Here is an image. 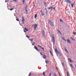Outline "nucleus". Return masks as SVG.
Masks as SVG:
<instances>
[{
    "label": "nucleus",
    "mask_w": 76,
    "mask_h": 76,
    "mask_svg": "<svg viewBox=\"0 0 76 76\" xmlns=\"http://www.w3.org/2000/svg\"><path fill=\"white\" fill-rule=\"evenodd\" d=\"M32 27H34V29L35 30L37 28V26H38V25L37 24H34L33 25H32Z\"/></svg>",
    "instance_id": "1"
},
{
    "label": "nucleus",
    "mask_w": 76,
    "mask_h": 76,
    "mask_svg": "<svg viewBox=\"0 0 76 76\" xmlns=\"http://www.w3.org/2000/svg\"><path fill=\"white\" fill-rule=\"evenodd\" d=\"M49 23L52 26H54V24L53 22L51 21V20H49Z\"/></svg>",
    "instance_id": "2"
},
{
    "label": "nucleus",
    "mask_w": 76,
    "mask_h": 76,
    "mask_svg": "<svg viewBox=\"0 0 76 76\" xmlns=\"http://www.w3.org/2000/svg\"><path fill=\"white\" fill-rule=\"evenodd\" d=\"M52 37L53 40V44H55V38H54V35H53Z\"/></svg>",
    "instance_id": "3"
},
{
    "label": "nucleus",
    "mask_w": 76,
    "mask_h": 76,
    "mask_svg": "<svg viewBox=\"0 0 76 76\" xmlns=\"http://www.w3.org/2000/svg\"><path fill=\"white\" fill-rule=\"evenodd\" d=\"M48 9L49 10H53H53H55V7H50L48 8Z\"/></svg>",
    "instance_id": "4"
},
{
    "label": "nucleus",
    "mask_w": 76,
    "mask_h": 76,
    "mask_svg": "<svg viewBox=\"0 0 76 76\" xmlns=\"http://www.w3.org/2000/svg\"><path fill=\"white\" fill-rule=\"evenodd\" d=\"M22 23L23 24H24L25 23V18L23 17H22Z\"/></svg>",
    "instance_id": "5"
},
{
    "label": "nucleus",
    "mask_w": 76,
    "mask_h": 76,
    "mask_svg": "<svg viewBox=\"0 0 76 76\" xmlns=\"http://www.w3.org/2000/svg\"><path fill=\"white\" fill-rule=\"evenodd\" d=\"M55 52L56 53H57V54H59V53H58V50H57V49L55 48Z\"/></svg>",
    "instance_id": "6"
},
{
    "label": "nucleus",
    "mask_w": 76,
    "mask_h": 76,
    "mask_svg": "<svg viewBox=\"0 0 76 76\" xmlns=\"http://www.w3.org/2000/svg\"><path fill=\"white\" fill-rule=\"evenodd\" d=\"M65 1H66V2H67L69 4L71 3V1L69 0H65Z\"/></svg>",
    "instance_id": "7"
},
{
    "label": "nucleus",
    "mask_w": 76,
    "mask_h": 76,
    "mask_svg": "<svg viewBox=\"0 0 76 76\" xmlns=\"http://www.w3.org/2000/svg\"><path fill=\"white\" fill-rule=\"evenodd\" d=\"M34 49H35L37 51H38V48H37V46H34Z\"/></svg>",
    "instance_id": "8"
},
{
    "label": "nucleus",
    "mask_w": 76,
    "mask_h": 76,
    "mask_svg": "<svg viewBox=\"0 0 76 76\" xmlns=\"http://www.w3.org/2000/svg\"><path fill=\"white\" fill-rule=\"evenodd\" d=\"M64 48L65 51H66V53H69V51H68V50H67V49H66V48L65 47H64Z\"/></svg>",
    "instance_id": "9"
},
{
    "label": "nucleus",
    "mask_w": 76,
    "mask_h": 76,
    "mask_svg": "<svg viewBox=\"0 0 76 76\" xmlns=\"http://www.w3.org/2000/svg\"><path fill=\"white\" fill-rule=\"evenodd\" d=\"M43 58H44L45 59V58H47V57H46L45 55H43Z\"/></svg>",
    "instance_id": "10"
},
{
    "label": "nucleus",
    "mask_w": 76,
    "mask_h": 76,
    "mask_svg": "<svg viewBox=\"0 0 76 76\" xmlns=\"http://www.w3.org/2000/svg\"><path fill=\"white\" fill-rule=\"evenodd\" d=\"M67 42H69V44H71V42L70 41V40L69 39H68Z\"/></svg>",
    "instance_id": "11"
},
{
    "label": "nucleus",
    "mask_w": 76,
    "mask_h": 76,
    "mask_svg": "<svg viewBox=\"0 0 76 76\" xmlns=\"http://www.w3.org/2000/svg\"><path fill=\"white\" fill-rule=\"evenodd\" d=\"M24 30L26 31H29V30L28 29V28H25Z\"/></svg>",
    "instance_id": "12"
},
{
    "label": "nucleus",
    "mask_w": 76,
    "mask_h": 76,
    "mask_svg": "<svg viewBox=\"0 0 76 76\" xmlns=\"http://www.w3.org/2000/svg\"><path fill=\"white\" fill-rule=\"evenodd\" d=\"M62 39H63V40H64V41H66V39H64V37H62Z\"/></svg>",
    "instance_id": "13"
},
{
    "label": "nucleus",
    "mask_w": 76,
    "mask_h": 76,
    "mask_svg": "<svg viewBox=\"0 0 76 76\" xmlns=\"http://www.w3.org/2000/svg\"><path fill=\"white\" fill-rule=\"evenodd\" d=\"M45 62L46 64H47V63H49V61H48L47 60H46Z\"/></svg>",
    "instance_id": "14"
},
{
    "label": "nucleus",
    "mask_w": 76,
    "mask_h": 76,
    "mask_svg": "<svg viewBox=\"0 0 76 76\" xmlns=\"http://www.w3.org/2000/svg\"><path fill=\"white\" fill-rule=\"evenodd\" d=\"M41 14L42 16H44V13L43 12H42Z\"/></svg>",
    "instance_id": "15"
},
{
    "label": "nucleus",
    "mask_w": 76,
    "mask_h": 76,
    "mask_svg": "<svg viewBox=\"0 0 76 76\" xmlns=\"http://www.w3.org/2000/svg\"><path fill=\"white\" fill-rule=\"evenodd\" d=\"M42 34L43 35H44V30L42 31Z\"/></svg>",
    "instance_id": "16"
},
{
    "label": "nucleus",
    "mask_w": 76,
    "mask_h": 76,
    "mask_svg": "<svg viewBox=\"0 0 76 76\" xmlns=\"http://www.w3.org/2000/svg\"><path fill=\"white\" fill-rule=\"evenodd\" d=\"M37 14H36L35 15L34 18H37Z\"/></svg>",
    "instance_id": "17"
},
{
    "label": "nucleus",
    "mask_w": 76,
    "mask_h": 76,
    "mask_svg": "<svg viewBox=\"0 0 76 76\" xmlns=\"http://www.w3.org/2000/svg\"><path fill=\"white\" fill-rule=\"evenodd\" d=\"M23 0V3L24 4H25V0Z\"/></svg>",
    "instance_id": "18"
},
{
    "label": "nucleus",
    "mask_w": 76,
    "mask_h": 76,
    "mask_svg": "<svg viewBox=\"0 0 76 76\" xmlns=\"http://www.w3.org/2000/svg\"><path fill=\"white\" fill-rule=\"evenodd\" d=\"M67 76H69V72H67Z\"/></svg>",
    "instance_id": "19"
},
{
    "label": "nucleus",
    "mask_w": 76,
    "mask_h": 76,
    "mask_svg": "<svg viewBox=\"0 0 76 76\" xmlns=\"http://www.w3.org/2000/svg\"><path fill=\"white\" fill-rule=\"evenodd\" d=\"M62 64L63 66L64 67V63L63 62H62Z\"/></svg>",
    "instance_id": "20"
},
{
    "label": "nucleus",
    "mask_w": 76,
    "mask_h": 76,
    "mask_svg": "<svg viewBox=\"0 0 76 76\" xmlns=\"http://www.w3.org/2000/svg\"><path fill=\"white\" fill-rule=\"evenodd\" d=\"M58 32L59 33V34H61V32L60 31L58 30Z\"/></svg>",
    "instance_id": "21"
},
{
    "label": "nucleus",
    "mask_w": 76,
    "mask_h": 76,
    "mask_svg": "<svg viewBox=\"0 0 76 76\" xmlns=\"http://www.w3.org/2000/svg\"><path fill=\"white\" fill-rule=\"evenodd\" d=\"M14 9L13 8H12L11 9H10V11H12V10H14Z\"/></svg>",
    "instance_id": "22"
},
{
    "label": "nucleus",
    "mask_w": 76,
    "mask_h": 76,
    "mask_svg": "<svg viewBox=\"0 0 76 76\" xmlns=\"http://www.w3.org/2000/svg\"><path fill=\"white\" fill-rule=\"evenodd\" d=\"M73 34H74V35H76V33H75V32H74L73 33Z\"/></svg>",
    "instance_id": "23"
},
{
    "label": "nucleus",
    "mask_w": 76,
    "mask_h": 76,
    "mask_svg": "<svg viewBox=\"0 0 76 76\" xmlns=\"http://www.w3.org/2000/svg\"><path fill=\"white\" fill-rule=\"evenodd\" d=\"M43 75H44V76H45V72H43Z\"/></svg>",
    "instance_id": "24"
},
{
    "label": "nucleus",
    "mask_w": 76,
    "mask_h": 76,
    "mask_svg": "<svg viewBox=\"0 0 76 76\" xmlns=\"http://www.w3.org/2000/svg\"><path fill=\"white\" fill-rule=\"evenodd\" d=\"M38 46L39 47V48H42V47H41V46H40L39 45H38Z\"/></svg>",
    "instance_id": "25"
},
{
    "label": "nucleus",
    "mask_w": 76,
    "mask_h": 76,
    "mask_svg": "<svg viewBox=\"0 0 76 76\" xmlns=\"http://www.w3.org/2000/svg\"><path fill=\"white\" fill-rule=\"evenodd\" d=\"M35 44V42H33V44H32V45H34Z\"/></svg>",
    "instance_id": "26"
},
{
    "label": "nucleus",
    "mask_w": 76,
    "mask_h": 76,
    "mask_svg": "<svg viewBox=\"0 0 76 76\" xmlns=\"http://www.w3.org/2000/svg\"><path fill=\"white\" fill-rule=\"evenodd\" d=\"M71 39H72L73 41H75V39L73 38H71Z\"/></svg>",
    "instance_id": "27"
},
{
    "label": "nucleus",
    "mask_w": 76,
    "mask_h": 76,
    "mask_svg": "<svg viewBox=\"0 0 76 76\" xmlns=\"http://www.w3.org/2000/svg\"><path fill=\"white\" fill-rule=\"evenodd\" d=\"M54 76H57V75H56V73H54Z\"/></svg>",
    "instance_id": "28"
},
{
    "label": "nucleus",
    "mask_w": 76,
    "mask_h": 76,
    "mask_svg": "<svg viewBox=\"0 0 76 76\" xmlns=\"http://www.w3.org/2000/svg\"><path fill=\"white\" fill-rule=\"evenodd\" d=\"M26 37H27V38H29V36H28L27 35L26 36Z\"/></svg>",
    "instance_id": "29"
},
{
    "label": "nucleus",
    "mask_w": 76,
    "mask_h": 76,
    "mask_svg": "<svg viewBox=\"0 0 76 76\" xmlns=\"http://www.w3.org/2000/svg\"><path fill=\"white\" fill-rule=\"evenodd\" d=\"M71 6L72 7H73V4H72L71 5Z\"/></svg>",
    "instance_id": "30"
},
{
    "label": "nucleus",
    "mask_w": 76,
    "mask_h": 76,
    "mask_svg": "<svg viewBox=\"0 0 76 76\" xmlns=\"http://www.w3.org/2000/svg\"><path fill=\"white\" fill-rule=\"evenodd\" d=\"M16 20L17 21H19V19H18V18H17L16 19Z\"/></svg>",
    "instance_id": "31"
},
{
    "label": "nucleus",
    "mask_w": 76,
    "mask_h": 76,
    "mask_svg": "<svg viewBox=\"0 0 76 76\" xmlns=\"http://www.w3.org/2000/svg\"><path fill=\"white\" fill-rule=\"evenodd\" d=\"M51 74H52L51 72H50V74L49 75V76H51Z\"/></svg>",
    "instance_id": "32"
},
{
    "label": "nucleus",
    "mask_w": 76,
    "mask_h": 76,
    "mask_svg": "<svg viewBox=\"0 0 76 76\" xmlns=\"http://www.w3.org/2000/svg\"><path fill=\"white\" fill-rule=\"evenodd\" d=\"M45 6H46L47 5V3H46V2L45 3Z\"/></svg>",
    "instance_id": "33"
},
{
    "label": "nucleus",
    "mask_w": 76,
    "mask_h": 76,
    "mask_svg": "<svg viewBox=\"0 0 76 76\" xmlns=\"http://www.w3.org/2000/svg\"><path fill=\"white\" fill-rule=\"evenodd\" d=\"M25 9H27V5L26 6Z\"/></svg>",
    "instance_id": "34"
},
{
    "label": "nucleus",
    "mask_w": 76,
    "mask_h": 76,
    "mask_svg": "<svg viewBox=\"0 0 76 76\" xmlns=\"http://www.w3.org/2000/svg\"><path fill=\"white\" fill-rule=\"evenodd\" d=\"M14 1H15V2H16V1H17V0H13Z\"/></svg>",
    "instance_id": "35"
},
{
    "label": "nucleus",
    "mask_w": 76,
    "mask_h": 76,
    "mask_svg": "<svg viewBox=\"0 0 76 76\" xmlns=\"http://www.w3.org/2000/svg\"><path fill=\"white\" fill-rule=\"evenodd\" d=\"M50 54H52V53H51V51L50 50Z\"/></svg>",
    "instance_id": "36"
},
{
    "label": "nucleus",
    "mask_w": 76,
    "mask_h": 76,
    "mask_svg": "<svg viewBox=\"0 0 76 76\" xmlns=\"http://www.w3.org/2000/svg\"><path fill=\"white\" fill-rule=\"evenodd\" d=\"M42 49V50H44V48H42H42H41Z\"/></svg>",
    "instance_id": "37"
},
{
    "label": "nucleus",
    "mask_w": 76,
    "mask_h": 76,
    "mask_svg": "<svg viewBox=\"0 0 76 76\" xmlns=\"http://www.w3.org/2000/svg\"><path fill=\"white\" fill-rule=\"evenodd\" d=\"M60 20L61 22H63V21L61 20Z\"/></svg>",
    "instance_id": "38"
},
{
    "label": "nucleus",
    "mask_w": 76,
    "mask_h": 76,
    "mask_svg": "<svg viewBox=\"0 0 76 76\" xmlns=\"http://www.w3.org/2000/svg\"><path fill=\"white\" fill-rule=\"evenodd\" d=\"M8 1H9L8 0V1H5V3H7V2H8Z\"/></svg>",
    "instance_id": "39"
},
{
    "label": "nucleus",
    "mask_w": 76,
    "mask_h": 76,
    "mask_svg": "<svg viewBox=\"0 0 76 76\" xmlns=\"http://www.w3.org/2000/svg\"><path fill=\"white\" fill-rule=\"evenodd\" d=\"M25 10L26 12H28V10H27V9H26Z\"/></svg>",
    "instance_id": "40"
},
{
    "label": "nucleus",
    "mask_w": 76,
    "mask_h": 76,
    "mask_svg": "<svg viewBox=\"0 0 76 76\" xmlns=\"http://www.w3.org/2000/svg\"><path fill=\"white\" fill-rule=\"evenodd\" d=\"M30 41H33V39H30Z\"/></svg>",
    "instance_id": "41"
},
{
    "label": "nucleus",
    "mask_w": 76,
    "mask_h": 76,
    "mask_svg": "<svg viewBox=\"0 0 76 76\" xmlns=\"http://www.w3.org/2000/svg\"><path fill=\"white\" fill-rule=\"evenodd\" d=\"M59 73V74L60 76H61V74H60V73Z\"/></svg>",
    "instance_id": "42"
},
{
    "label": "nucleus",
    "mask_w": 76,
    "mask_h": 76,
    "mask_svg": "<svg viewBox=\"0 0 76 76\" xmlns=\"http://www.w3.org/2000/svg\"><path fill=\"white\" fill-rule=\"evenodd\" d=\"M71 67H73V66L72 65V64H71Z\"/></svg>",
    "instance_id": "43"
},
{
    "label": "nucleus",
    "mask_w": 76,
    "mask_h": 76,
    "mask_svg": "<svg viewBox=\"0 0 76 76\" xmlns=\"http://www.w3.org/2000/svg\"><path fill=\"white\" fill-rule=\"evenodd\" d=\"M69 61H70V60H71V59L70 58H69Z\"/></svg>",
    "instance_id": "44"
},
{
    "label": "nucleus",
    "mask_w": 76,
    "mask_h": 76,
    "mask_svg": "<svg viewBox=\"0 0 76 76\" xmlns=\"http://www.w3.org/2000/svg\"><path fill=\"white\" fill-rule=\"evenodd\" d=\"M24 32H26V31H25V30H24Z\"/></svg>",
    "instance_id": "45"
},
{
    "label": "nucleus",
    "mask_w": 76,
    "mask_h": 76,
    "mask_svg": "<svg viewBox=\"0 0 76 76\" xmlns=\"http://www.w3.org/2000/svg\"><path fill=\"white\" fill-rule=\"evenodd\" d=\"M40 54H41V56L42 55V53H41V52L40 53Z\"/></svg>",
    "instance_id": "46"
},
{
    "label": "nucleus",
    "mask_w": 76,
    "mask_h": 76,
    "mask_svg": "<svg viewBox=\"0 0 76 76\" xmlns=\"http://www.w3.org/2000/svg\"><path fill=\"white\" fill-rule=\"evenodd\" d=\"M72 60H70V61H69L70 62H72Z\"/></svg>",
    "instance_id": "47"
},
{
    "label": "nucleus",
    "mask_w": 76,
    "mask_h": 76,
    "mask_svg": "<svg viewBox=\"0 0 76 76\" xmlns=\"http://www.w3.org/2000/svg\"><path fill=\"white\" fill-rule=\"evenodd\" d=\"M51 55L52 56H53V54H51Z\"/></svg>",
    "instance_id": "48"
},
{
    "label": "nucleus",
    "mask_w": 76,
    "mask_h": 76,
    "mask_svg": "<svg viewBox=\"0 0 76 76\" xmlns=\"http://www.w3.org/2000/svg\"><path fill=\"white\" fill-rule=\"evenodd\" d=\"M75 4V2H74V4Z\"/></svg>",
    "instance_id": "49"
},
{
    "label": "nucleus",
    "mask_w": 76,
    "mask_h": 76,
    "mask_svg": "<svg viewBox=\"0 0 76 76\" xmlns=\"http://www.w3.org/2000/svg\"><path fill=\"white\" fill-rule=\"evenodd\" d=\"M46 14H47V12H46Z\"/></svg>",
    "instance_id": "50"
},
{
    "label": "nucleus",
    "mask_w": 76,
    "mask_h": 76,
    "mask_svg": "<svg viewBox=\"0 0 76 76\" xmlns=\"http://www.w3.org/2000/svg\"><path fill=\"white\" fill-rule=\"evenodd\" d=\"M45 10H46V11H47V9H46V8H45Z\"/></svg>",
    "instance_id": "51"
},
{
    "label": "nucleus",
    "mask_w": 76,
    "mask_h": 76,
    "mask_svg": "<svg viewBox=\"0 0 76 76\" xmlns=\"http://www.w3.org/2000/svg\"><path fill=\"white\" fill-rule=\"evenodd\" d=\"M26 14H28V12L26 13Z\"/></svg>",
    "instance_id": "52"
},
{
    "label": "nucleus",
    "mask_w": 76,
    "mask_h": 76,
    "mask_svg": "<svg viewBox=\"0 0 76 76\" xmlns=\"http://www.w3.org/2000/svg\"><path fill=\"white\" fill-rule=\"evenodd\" d=\"M38 50V51H40V50Z\"/></svg>",
    "instance_id": "53"
},
{
    "label": "nucleus",
    "mask_w": 76,
    "mask_h": 76,
    "mask_svg": "<svg viewBox=\"0 0 76 76\" xmlns=\"http://www.w3.org/2000/svg\"><path fill=\"white\" fill-rule=\"evenodd\" d=\"M57 70H58V69H57Z\"/></svg>",
    "instance_id": "54"
},
{
    "label": "nucleus",
    "mask_w": 76,
    "mask_h": 76,
    "mask_svg": "<svg viewBox=\"0 0 76 76\" xmlns=\"http://www.w3.org/2000/svg\"><path fill=\"white\" fill-rule=\"evenodd\" d=\"M15 12H16V11H15Z\"/></svg>",
    "instance_id": "55"
},
{
    "label": "nucleus",
    "mask_w": 76,
    "mask_h": 76,
    "mask_svg": "<svg viewBox=\"0 0 76 76\" xmlns=\"http://www.w3.org/2000/svg\"><path fill=\"white\" fill-rule=\"evenodd\" d=\"M14 16H15V15H14Z\"/></svg>",
    "instance_id": "56"
},
{
    "label": "nucleus",
    "mask_w": 76,
    "mask_h": 76,
    "mask_svg": "<svg viewBox=\"0 0 76 76\" xmlns=\"http://www.w3.org/2000/svg\"><path fill=\"white\" fill-rule=\"evenodd\" d=\"M16 18H17V17H16Z\"/></svg>",
    "instance_id": "57"
},
{
    "label": "nucleus",
    "mask_w": 76,
    "mask_h": 76,
    "mask_svg": "<svg viewBox=\"0 0 76 76\" xmlns=\"http://www.w3.org/2000/svg\"><path fill=\"white\" fill-rule=\"evenodd\" d=\"M50 0L51 1V0Z\"/></svg>",
    "instance_id": "58"
}]
</instances>
